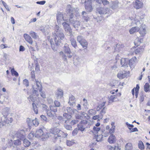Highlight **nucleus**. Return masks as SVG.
I'll return each instance as SVG.
<instances>
[{
	"label": "nucleus",
	"mask_w": 150,
	"mask_h": 150,
	"mask_svg": "<svg viewBox=\"0 0 150 150\" xmlns=\"http://www.w3.org/2000/svg\"><path fill=\"white\" fill-rule=\"evenodd\" d=\"M64 111L67 112L70 114H72L75 113V112H77L76 109H72L70 107H67L66 110Z\"/></svg>",
	"instance_id": "24"
},
{
	"label": "nucleus",
	"mask_w": 150,
	"mask_h": 150,
	"mask_svg": "<svg viewBox=\"0 0 150 150\" xmlns=\"http://www.w3.org/2000/svg\"><path fill=\"white\" fill-rule=\"evenodd\" d=\"M75 142L74 140H67L66 144L67 145L69 146H71L74 144Z\"/></svg>",
	"instance_id": "45"
},
{
	"label": "nucleus",
	"mask_w": 150,
	"mask_h": 150,
	"mask_svg": "<svg viewBox=\"0 0 150 150\" xmlns=\"http://www.w3.org/2000/svg\"><path fill=\"white\" fill-rule=\"evenodd\" d=\"M63 116L67 120L70 119L71 117L70 115L68 114L66 112L63 114Z\"/></svg>",
	"instance_id": "52"
},
{
	"label": "nucleus",
	"mask_w": 150,
	"mask_h": 150,
	"mask_svg": "<svg viewBox=\"0 0 150 150\" xmlns=\"http://www.w3.org/2000/svg\"><path fill=\"white\" fill-rule=\"evenodd\" d=\"M14 144L16 146H19L21 144V141L19 139L14 140L13 141Z\"/></svg>",
	"instance_id": "44"
},
{
	"label": "nucleus",
	"mask_w": 150,
	"mask_h": 150,
	"mask_svg": "<svg viewBox=\"0 0 150 150\" xmlns=\"http://www.w3.org/2000/svg\"><path fill=\"white\" fill-rule=\"evenodd\" d=\"M33 95L34 96H39V93L38 92V91H39V90L37 89L35 85H33Z\"/></svg>",
	"instance_id": "28"
},
{
	"label": "nucleus",
	"mask_w": 150,
	"mask_h": 150,
	"mask_svg": "<svg viewBox=\"0 0 150 150\" xmlns=\"http://www.w3.org/2000/svg\"><path fill=\"white\" fill-rule=\"evenodd\" d=\"M74 62H76L77 64H79L82 62V59L78 56H76L74 58Z\"/></svg>",
	"instance_id": "35"
},
{
	"label": "nucleus",
	"mask_w": 150,
	"mask_h": 150,
	"mask_svg": "<svg viewBox=\"0 0 150 150\" xmlns=\"http://www.w3.org/2000/svg\"><path fill=\"white\" fill-rule=\"evenodd\" d=\"M75 99L74 97L72 95L69 97L68 103L70 106L73 105L75 104Z\"/></svg>",
	"instance_id": "21"
},
{
	"label": "nucleus",
	"mask_w": 150,
	"mask_h": 150,
	"mask_svg": "<svg viewBox=\"0 0 150 150\" xmlns=\"http://www.w3.org/2000/svg\"><path fill=\"white\" fill-rule=\"evenodd\" d=\"M108 98L109 100V103H112L116 101L115 100L117 98V96L115 95H112L108 96Z\"/></svg>",
	"instance_id": "20"
},
{
	"label": "nucleus",
	"mask_w": 150,
	"mask_h": 150,
	"mask_svg": "<svg viewBox=\"0 0 150 150\" xmlns=\"http://www.w3.org/2000/svg\"><path fill=\"white\" fill-rule=\"evenodd\" d=\"M50 136H51L50 135V133H46L44 134L43 133V134L41 137V138L43 140H44L48 138Z\"/></svg>",
	"instance_id": "37"
},
{
	"label": "nucleus",
	"mask_w": 150,
	"mask_h": 150,
	"mask_svg": "<svg viewBox=\"0 0 150 150\" xmlns=\"http://www.w3.org/2000/svg\"><path fill=\"white\" fill-rule=\"evenodd\" d=\"M63 50L64 51V54L66 53H69V54L70 51H71L70 48L69 47V46L67 44H65L64 46L63 47Z\"/></svg>",
	"instance_id": "25"
},
{
	"label": "nucleus",
	"mask_w": 150,
	"mask_h": 150,
	"mask_svg": "<svg viewBox=\"0 0 150 150\" xmlns=\"http://www.w3.org/2000/svg\"><path fill=\"white\" fill-rule=\"evenodd\" d=\"M77 40L80 44L86 40L81 35L78 36L77 38Z\"/></svg>",
	"instance_id": "30"
},
{
	"label": "nucleus",
	"mask_w": 150,
	"mask_h": 150,
	"mask_svg": "<svg viewBox=\"0 0 150 150\" xmlns=\"http://www.w3.org/2000/svg\"><path fill=\"white\" fill-rule=\"evenodd\" d=\"M57 21L58 24H60L62 21L67 22V20H64V18L62 13L60 12H58L57 16Z\"/></svg>",
	"instance_id": "9"
},
{
	"label": "nucleus",
	"mask_w": 150,
	"mask_h": 150,
	"mask_svg": "<svg viewBox=\"0 0 150 150\" xmlns=\"http://www.w3.org/2000/svg\"><path fill=\"white\" fill-rule=\"evenodd\" d=\"M140 95L139 101L140 102H142L144 101V98L146 96V95L144 92H141L140 93Z\"/></svg>",
	"instance_id": "34"
},
{
	"label": "nucleus",
	"mask_w": 150,
	"mask_h": 150,
	"mask_svg": "<svg viewBox=\"0 0 150 150\" xmlns=\"http://www.w3.org/2000/svg\"><path fill=\"white\" fill-rule=\"evenodd\" d=\"M132 145L131 143H127L125 146L126 150H132Z\"/></svg>",
	"instance_id": "39"
},
{
	"label": "nucleus",
	"mask_w": 150,
	"mask_h": 150,
	"mask_svg": "<svg viewBox=\"0 0 150 150\" xmlns=\"http://www.w3.org/2000/svg\"><path fill=\"white\" fill-rule=\"evenodd\" d=\"M139 30V28L137 26L133 27L131 28L129 30V32L131 34L137 32Z\"/></svg>",
	"instance_id": "23"
},
{
	"label": "nucleus",
	"mask_w": 150,
	"mask_h": 150,
	"mask_svg": "<svg viewBox=\"0 0 150 150\" xmlns=\"http://www.w3.org/2000/svg\"><path fill=\"white\" fill-rule=\"evenodd\" d=\"M1 2L2 4L5 7V8H6V9L8 11H10V9L8 8V5L7 4L5 3L4 1L2 0H1Z\"/></svg>",
	"instance_id": "51"
},
{
	"label": "nucleus",
	"mask_w": 150,
	"mask_h": 150,
	"mask_svg": "<svg viewBox=\"0 0 150 150\" xmlns=\"http://www.w3.org/2000/svg\"><path fill=\"white\" fill-rule=\"evenodd\" d=\"M79 10V9L77 8H73L70 5H68L66 9V12L68 14H69V18H71V15H73V18L74 17L73 13L74 12H76L77 13V12Z\"/></svg>",
	"instance_id": "3"
},
{
	"label": "nucleus",
	"mask_w": 150,
	"mask_h": 150,
	"mask_svg": "<svg viewBox=\"0 0 150 150\" xmlns=\"http://www.w3.org/2000/svg\"><path fill=\"white\" fill-rule=\"evenodd\" d=\"M43 134V131L41 129L37 130L35 134V137L37 138H40Z\"/></svg>",
	"instance_id": "19"
},
{
	"label": "nucleus",
	"mask_w": 150,
	"mask_h": 150,
	"mask_svg": "<svg viewBox=\"0 0 150 150\" xmlns=\"http://www.w3.org/2000/svg\"><path fill=\"white\" fill-rule=\"evenodd\" d=\"M106 108L105 107H104L103 109L101 110L100 114L101 117L100 119H101L103 118V116L106 113Z\"/></svg>",
	"instance_id": "41"
},
{
	"label": "nucleus",
	"mask_w": 150,
	"mask_h": 150,
	"mask_svg": "<svg viewBox=\"0 0 150 150\" xmlns=\"http://www.w3.org/2000/svg\"><path fill=\"white\" fill-rule=\"evenodd\" d=\"M59 130V129L56 127H54L50 129V132L51 134H52L53 135H54V139L55 137L57 136V134H58V133Z\"/></svg>",
	"instance_id": "15"
},
{
	"label": "nucleus",
	"mask_w": 150,
	"mask_h": 150,
	"mask_svg": "<svg viewBox=\"0 0 150 150\" xmlns=\"http://www.w3.org/2000/svg\"><path fill=\"white\" fill-rule=\"evenodd\" d=\"M78 129L82 132L85 129V128L82 125H78Z\"/></svg>",
	"instance_id": "56"
},
{
	"label": "nucleus",
	"mask_w": 150,
	"mask_h": 150,
	"mask_svg": "<svg viewBox=\"0 0 150 150\" xmlns=\"http://www.w3.org/2000/svg\"><path fill=\"white\" fill-rule=\"evenodd\" d=\"M9 109L8 107H6L3 108L2 110V114L4 116H5L7 115L9 112Z\"/></svg>",
	"instance_id": "32"
},
{
	"label": "nucleus",
	"mask_w": 150,
	"mask_h": 150,
	"mask_svg": "<svg viewBox=\"0 0 150 150\" xmlns=\"http://www.w3.org/2000/svg\"><path fill=\"white\" fill-rule=\"evenodd\" d=\"M100 117H101L100 115H96L94 116L93 117V119L94 120H96L98 119V121H100V119H100Z\"/></svg>",
	"instance_id": "58"
},
{
	"label": "nucleus",
	"mask_w": 150,
	"mask_h": 150,
	"mask_svg": "<svg viewBox=\"0 0 150 150\" xmlns=\"http://www.w3.org/2000/svg\"><path fill=\"white\" fill-rule=\"evenodd\" d=\"M1 120L3 122L2 125H5L6 124L10 125L13 121V119L11 117H7L5 116H3L2 117Z\"/></svg>",
	"instance_id": "5"
},
{
	"label": "nucleus",
	"mask_w": 150,
	"mask_h": 150,
	"mask_svg": "<svg viewBox=\"0 0 150 150\" xmlns=\"http://www.w3.org/2000/svg\"><path fill=\"white\" fill-rule=\"evenodd\" d=\"M52 35L54 37V40L51 38L50 42L52 49L54 51H56L57 49V45H59L61 40L64 39V35L61 29L57 25L55 27V32L53 33Z\"/></svg>",
	"instance_id": "1"
},
{
	"label": "nucleus",
	"mask_w": 150,
	"mask_h": 150,
	"mask_svg": "<svg viewBox=\"0 0 150 150\" xmlns=\"http://www.w3.org/2000/svg\"><path fill=\"white\" fill-rule=\"evenodd\" d=\"M58 134H57V136L55 137V139H59L60 137H67L68 135L67 134L64 133V132L60 130Z\"/></svg>",
	"instance_id": "13"
},
{
	"label": "nucleus",
	"mask_w": 150,
	"mask_h": 150,
	"mask_svg": "<svg viewBox=\"0 0 150 150\" xmlns=\"http://www.w3.org/2000/svg\"><path fill=\"white\" fill-rule=\"evenodd\" d=\"M23 83L27 87H28L29 86L28 81V80L26 79L23 80Z\"/></svg>",
	"instance_id": "61"
},
{
	"label": "nucleus",
	"mask_w": 150,
	"mask_h": 150,
	"mask_svg": "<svg viewBox=\"0 0 150 150\" xmlns=\"http://www.w3.org/2000/svg\"><path fill=\"white\" fill-rule=\"evenodd\" d=\"M80 44L83 47V48L84 49H86L88 47V42L86 40L83 42L80 43Z\"/></svg>",
	"instance_id": "42"
},
{
	"label": "nucleus",
	"mask_w": 150,
	"mask_h": 150,
	"mask_svg": "<svg viewBox=\"0 0 150 150\" xmlns=\"http://www.w3.org/2000/svg\"><path fill=\"white\" fill-rule=\"evenodd\" d=\"M76 18L75 17L73 18V15H71V18L69 19V21L73 27L77 30L80 26V24L79 21L75 20Z\"/></svg>",
	"instance_id": "4"
},
{
	"label": "nucleus",
	"mask_w": 150,
	"mask_h": 150,
	"mask_svg": "<svg viewBox=\"0 0 150 150\" xmlns=\"http://www.w3.org/2000/svg\"><path fill=\"white\" fill-rule=\"evenodd\" d=\"M25 131L23 129L18 131L15 134L16 136L21 140H23L25 138Z\"/></svg>",
	"instance_id": "7"
},
{
	"label": "nucleus",
	"mask_w": 150,
	"mask_h": 150,
	"mask_svg": "<svg viewBox=\"0 0 150 150\" xmlns=\"http://www.w3.org/2000/svg\"><path fill=\"white\" fill-rule=\"evenodd\" d=\"M119 2L117 1L112 2V5H110V7L113 10L116 9L118 7Z\"/></svg>",
	"instance_id": "22"
},
{
	"label": "nucleus",
	"mask_w": 150,
	"mask_h": 150,
	"mask_svg": "<svg viewBox=\"0 0 150 150\" xmlns=\"http://www.w3.org/2000/svg\"><path fill=\"white\" fill-rule=\"evenodd\" d=\"M23 37L26 41L30 44L31 45L32 44V39L30 36L28 35L25 33L23 35Z\"/></svg>",
	"instance_id": "18"
},
{
	"label": "nucleus",
	"mask_w": 150,
	"mask_h": 150,
	"mask_svg": "<svg viewBox=\"0 0 150 150\" xmlns=\"http://www.w3.org/2000/svg\"><path fill=\"white\" fill-rule=\"evenodd\" d=\"M105 102H103L101 104H99L97 108V110L99 111L100 109L102 108L105 106Z\"/></svg>",
	"instance_id": "48"
},
{
	"label": "nucleus",
	"mask_w": 150,
	"mask_h": 150,
	"mask_svg": "<svg viewBox=\"0 0 150 150\" xmlns=\"http://www.w3.org/2000/svg\"><path fill=\"white\" fill-rule=\"evenodd\" d=\"M143 3L139 0H136L134 4V7L136 9L142 8L143 7Z\"/></svg>",
	"instance_id": "11"
},
{
	"label": "nucleus",
	"mask_w": 150,
	"mask_h": 150,
	"mask_svg": "<svg viewBox=\"0 0 150 150\" xmlns=\"http://www.w3.org/2000/svg\"><path fill=\"white\" fill-rule=\"evenodd\" d=\"M70 41L72 46L74 48H76L77 45L75 40L74 38H71L70 39Z\"/></svg>",
	"instance_id": "29"
},
{
	"label": "nucleus",
	"mask_w": 150,
	"mask_h": 150,
	"mask_svg": "<svg viewBox=\"0 0 150 150\" xmlns=\"http://www.w3.org/2000/svg\"><path fill=\"white\" fill-rule=\"evenodd\" d=\"M48 27V25L46 26L45 27H41L40 30L43 33L45 32L46 30H47Z\"/></svg>",
	"instance_id": "54"
},
{
	"label": "nucleus",
	"mask_w": 150,
	"mask_h": 150,
	"mask_svg": "<svg viewBox=\"0 0 150 150\" xmlns=\"http://www.w3.org/2000/svg\"><path fill=\"white\" fill-rule=\"evenodd\" d=\"M100 130V128L98 127L94 126L93 128V130L94 131V132H97Z\"/></svg>",
	"instance_id": "55"
},
{
	"label": "nucleus",
	"mask_w": 150,
	"mask_h": 150,
	"mask_svg": "<svg viewBox=\"0 0 150 150\" xmlns=\"http://www.w3.org/2000/svg\"><path fill=\"white\" fill-rule=\"evenodd\" d=\"M82 15L83 16L82 19L86 21H88L89 20V17L87 15V13L85 11H83L82 12Z\"/></svg>",
	"instance_id": "27"
},
{
	"label": "nucleus",
	"mask_w": 150,
	"mask_h": 150,
	"mask_svg": "<svg viewBox=\"0 0 150 150\" xmlns=\"http://www.w3.org/2000/svg\"><path fill=\"white\" fill-rule=\"evenodd\" d=\"M23 144L25 146L28 147L30 145V142L28 140L24 139L23 140Z\"/></svg>",
	"instance_id": "40"
},
{
	"label": "nucleus",
	"mask_w": 150,
	"mask_h": 150,
	"mask_svg": "<svg viewBox=\"0 0 150 150\" xmlns=\"http://www.w3.org/2000/svg\"><path fill=\"white\" fill-rule=\"evenodd\" d=\"M11 71L12 75H15L16 76H18V73L15 70L14 68L12 69H11Z\"/></svg>",
	"instance_id": "50"
},
{
	"label": "nucleus",
	"mask_w": 150,
	"mask_h": 150,
	"mask_svg": "<svg viewBox=\"0 0 150 150\" xmlns=\"http://www.w3.org/2000/svg\"><path fill=\"white\" fill-rule=\"evenodd\" d=\"M144 90L145 92H147L149 91L150 88V85L148 83H146L144 86Z\"/></svg>",
	"instance_id": "36"
},
{
	"label": "nucleus",
	"mask_w": 150,
	"mask_h": 150,
	"mask_svg": "<svg viewBox=\"0 0 150 150\" xmlns=\"http://www.w3.org/2000/svg\"><path fill=\"white\" fill-rule=\"evenodd\" d=\"M109 11V9L108 8H104L102 7H98L96 9V12L100 15L106 14Z\"/></svg>",
	"instance_id": "8"
},
{
	"label": "nucleus",
	"mask_w": 150,
	"mask_h": 150,
	"mask_svg": "<svg viewBox=\"0 0 150 150\" xmlns=\"http://www.w3.org/2000/svg\"><path fill=\"white\" fill-rule=\"evenodd\" d=\"M103 135L100 134L97 135L96 138V141L98 142H100L102 140L103 138Z\"/></svg>",
	"instance_id": "46"
},
{
	"label": "nucleus",
	"mask_w": 150,
	"mask_h": 150,
	"mask_svg": "<svg viewBox=\"0 0 150 150\" xmlns=\"http://www.w3.org/2000/svg\"><path fill=\"white\" fill-rule=\"evenodd\" d=\"M63 95V92L62 90L61 89L58 90V92L57 93V95L59 97H61Z\"/></svg>",
	"instance_id": "63"
},
{
	"label": "nucleus",
	"mask_w": 150,
	"mask_h": 150,
	"mask_svg": "<svg viewBox=\"0 0 150 150\" xmlns=\"http://www.w3.org/2000/svg\"><path fill=\"white\" fill-rule=\"evenodd\" d=\"M129 59L127 58H122L120 60V63L122 67L126 68L128 67Z\"/></svg>",
	"instance_id": "12"
},
{
	"label": "nucleus",
	"mask_w": 150,
	"mask_h": 150,
	"mask_svg": "<svg viewBox=\"0 0 150 150\" xmlns=\"http://www.w3.org/2000/svg\"><path fill=\"white\" fill-rule=\"evenodd\" d=\"M142 50V48H138L135 50L134 52L136 54H137L140 53Z\"/></svg>",
	"instance_id": "59"
},
{
	"label": "nucleus",
	"mask_w": 150,
	"mask_h": 150,
	"mask_svg": "<svg viewBox=\"0 0 150 150\" xmlns=\"http://www.w3.org/2000/svg\"><path fill=\"white\" fill-rule=\"evenodd\" d=\"M47 113V115L49 117H53V115L50 111L49 110V109H48L47 110H46Z\"/></svg>",
	"instance_id": "60"
},
{
	"label": "nucleus",
	"mask_w": 150,
	"mask_h": 150,
	"mask_svg": "<svg viewBox=\"0 0 150 150\" xmlns=\"http://www.w3.org/2000/svg\"><path fill=\"white\" fill-rule=\"evenodd\" d=\"M137 58L135 57L132 58L129 60L128 62V65L131 68H133L135 66V63Z\"/></svg>",
	"instance_id": "16"
},
{
	"label": "nucleus",
	"mask_w": 150,
	"mask_h": 150,
	"mask_svg": "<svg viewBox=\"0 0 150 150\" xmlns=\"http://www.w3.org/2000/svg\"><path fill=\"white\" fill-rule=\"evenodd\" d=\"M32 122L33 125L36 126H38L39 124L38 119L36 118L34 120H32Z\"/></svg>",
	"instance_id": "53"
},
{
	"label": "nucleus",
	"mask_w": 150,
	"mask_h": 150,
	"mask_svg": "<svg viewBox=\"0 0 150 150\" xmlns=\"http://www.w3.org/2000/svg\"><path fill=\"white\" fill-rule=\"evenodd\" d=\"M69 53V54L67 53L64 54L63 52L61 51L59 52V55L62 58V59L64 61H67V58H70L72 56L71 51H70V53Z\"/></svg>",
	"instance_id": "6"
},
{
	"label": "nucleus",
	"mask_w": 150,
	"mask_h": 150,
	"mask_svg": "<svg viewBox=\"0 0 150 150\" xmlns=\"http://www.w3.org/2000/svg\"><path fill=\"white\" fill-rule=\"evenodd\" d=\"M32 105L34 112L36 114H37L38 113V109L36 104L35 103H33L32 104Z\"/></svg>",
	"instance_id": "38"
},
{
	"label": "nucleus",
	"mask_w": 150,
	"mask_h": 150,
	"mask_svg": "<svg viewBox=\"0 0 150 150\" xmlns=\"http://www.w3.org/2000/svg\"><path fill=\"white\" fill-rule=\"evenodd\" d=\"M96 2L98 4H101L102 3V0H95ZM94 0H83L81 3L82 4L85 3V8L87 11L90 12L93 10L92 6L91 5L92 3L94 1Z\"/></svg>",
	"instance_id": "2"
},
{
	"label": "nucleus",
	"mask_w": 150,
	"mask_h": 150,
	"mask_svg": "<svg viewBox=\"0 0 150 150\" xmlns=\"http://www.w3.org/2000/svg\"><path fill=\"white\" fill-rule=\"evenodd\" d=\"M31 78L32 79V81H35V73L34 72V71H32L31 72Z\"/></svg>",
	"instance_id": "62"
},
{
	"label": "nucleus",
	"mask_w": 150,
	"mask_h": 150,
	"mask_svg": "<svg viewBox=\"0 0 150 150\" xmlns=\"http://www.w3.org/2000/svg\"><path fill=\"white\" fill-rule=\"evenodd\" d=\"M34 81L36 83L34 85L36 86L37 89H38L40 92H41L42 90V86L41 82L36 79H35Z\"/></svg>",
	"instance_id": "17"
},
{
	"label": "nucleus",
	"mask_w": 150,
	"mask_h": 150,
	"mask_svg": "<svg viewBox=\"0 0 150 150\" xmlns=\"http://www.w3.org/2000/svg\"><path fill=\"white\" fill-rule=\"evenodd\" d=\"M139 30V33L141 36H143L145 35L146 31L145 29V26L144 24H142Z\"/></svg>",
	"instance_id": "14"
},
{
	"label": "nucleus",
	"mask_w": 150,
	"mask_h": 150,
	"mask_svg": "<svg viewBox=\"0 0 150 150\" xmlns=\"http://www.w3.org/2000/svg\"><path fill=\"white\" fill-rule=\"evenodd\" d=\"M67 121L66 120L65 122V124H64V127L67 130H72V127L71 125L67 124Z\"/></svg>",
	"instance_id": "31"
},
{
	"label": "nucleus",
	"mask_w": 150,
	"mask_h": 150,
	"mask_svg": "<svg viewBox=\"0 0 150 150\" xmlns=\"http://www.w3.org/2000/svg\"><path fill=\"white\" fill-rule=\"evenodd\" d=\"M115 137L112 134L110 136L108 139V142L110 144L114 143L115 142Z\"/></svg>",
	"instance_id": "26"
},
{
	"label": "nucleus",
	"mask_w": 150,
	"mask_h": 150,
	"mask_svg": "<svg viewBox=\"0 0 150 150\" xmlns=\"http://www.w3.org/2000/svg\"><path fill=\"white\" fill-rule=\"evenodd\" d=\"M62 25L66 32H69L70 34L72 33V30L69 24L66 22L63 23Z\"/></svg>",
	"instance_id": "10"
},
{
	"label": "nucleus",
	"mask_w": 150,
	"mask_h": 150,
	"mask_svg": "<svg viewBox=\"0 0 150 150\" xmlns=\"http://www.w3.org/2000/svg\"><path fill=\"white\" fill-rule=\"evenodd\" d=\"M83 105L85 109L87 108V106L88 105L87 100L84 98L83 100Z\"/></svg>",
	"instance_id": "43"
},
{
	"label": "nucleus",
	"mask_w": 150,
	"mask_h": 150,
	"mask_svg": "<svg viewBox=\"0 0 150 150\" xmlns=\"http://www.w3.org/2000/svg\"><path fill=\"white\" fill-rule=\"evenodd\" d=\"M139 148L141 150L144 149V146L143 143L141 141H139L138 144Z\"/></svg>",
	"instance_id": "49"
},
{
	"label": "nucleus",
	"mask_w": 150,
	"mask_h": 150,
	"mask_svg": "<svg viewBox=\"0 0 150 150\" xmlns=\"http://www.w3.org/2000/svg\"><path fill=\"white\" fill-rule=\"evenodd\" d=\"M50 108L51 111L54 112H56L57 111V109L56 106H50Z\"/></svg>",
	"instance_id": "47"
},
{
	"label": "nucleus",
	"mask_w": 150,
	"mask_h": 150,
	"mask_svg": "<svg viewBox=\"0 0 150 150\" xmlns=\"http://www.w3.org/2000/svg\"><path fill=\"white\" fill-rule=\"evenodd\" d=\"M60 125L59 122L54 121L52 123V125L54 127H59Z\"/></svg>",
	"instance_id": "57"
},
{
	"label": "nucleus",
	"mask_w": 150,
	"mask_h": 150,
	"mask_svg": "<svg viewBox=\"0 0 150 150\" xmlns=\"http://www.w3.org/2000/svg\"><path fill=\"white\" fill-rule=\"evenodd\" d=\"M41 107L45 111H46V110L49 109L48 108L47 106L45 104H42L41 105Z\"/></svg>",
	"instance_id": "64"
},
{
	"label": "nucleus",
	"mask_w": 150,
	"mask_h": 150,
	"mask_svg": "<svg viewBox=\"0 0 150 150\" xmlns=\"http://www.w3.org/2000/svg\"><path fill=\"white\" fill-rule=\"evenodd\" d=\"M29 34L31 37L35 39H37L38 38V36L37 35V33L34 32L32 31H30Z\"/></svg>",
	"instance_id": "33"
}]
</instances>
